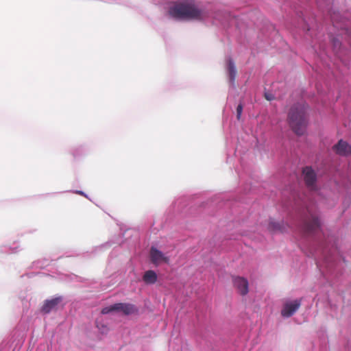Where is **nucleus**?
<instances>
[{
  "label": "nucleus",
  "instance_id": "nucleus-1",
  "mask_svg": "<svg viewBox=\"0 0 351 351\" xmlns=\"http://www.w3.org/2000/svg\"><path fill=\"white\" fill-rule=\"evenodd\" d=\"M169 13L176 19L202 20L207 16L206 12L199 8L193 1L174 5L170 8Z\"/></svg>",
  "mask_w": 351,
  "mask_h": 351
},
{
  "label": "nucleus",
  "instance_id": "nucleus-2",
  "mask_svg": "<svg viewBox=\"0 0 351 351\" xmlns=\"http://www.w3.org/2000/svg\"><path fill=\"white\" fill-rule=\"evenodd\" d=\"M288 123L295 134L302 136L304 134L307 121L304 106L297 104L291 107L288 114Z\"/></svg>",
  "mask_w": 351,
  "mask_h": 351
},
{
  "label": "nucleus",
  "instance_id": "nucleus-3",
  "mask_svg": "<svg viewBox=\"0 0 351 351\" xmlns=\"http://www.w3.org/2000/svg\"><path fill=\"white\" fill-rule=\"evenodd\" d=\"M101 315L121 314L125 316L139 315V308L130 302H115L104 307L101 310Z\"/></svg>",
  "mask_w": 351,
  "mask_h": 351
},
{
  "label": "nucleus",
  "instance_id": "nucleus-4",
  "mask_svg": "<svg viewBox=\"0 0 351 351\" xmlns=\"http://www.w3.org/2000/svg\"><path fill=\"white\" fill-rule=\"evenodd\" d=\"M66 304V300L64 296L56 294L43 302L40 308V312L43 315H48L52 312H57L63 308Z\"/></svg>",
  "mask_w": 351,
  "mask_h": 351
},
{
  "label": "nucleus",
  "instance_id": "nucleus-5",
  "mask_svg": "<svg viewBox=\"0 0 351 351\" xmlns=\"http://www.w3.org/2000/svg\"><path fill=\"white\" fill-rule=\"evenodd\" d=\"M308 215L303 221V230L306 234H310L316 232L320 228V221L316 213L307 209Z\"/></svg>",
  "mask_w": 351,
  "mask_h": 351
},
{
  "label": "nucleus",
  "instance_id": "nucleus-6",
  "mask_svg": "<svg viewBox=\"0 0 351 351\" xmlns=\"http://www.w3.org/2000/svg\"><path fill=\"white\" fill-rule=\"evenodd\" d=\"M90 147L87 144H81L72 147L69 153L75 160H80L89 154Z\"/></svg>",
  "mask_w": 351,
  "mask_h": 351
},
{
  "label": "nucleus",
  "instance_id": "nucleus-7",
  "mask_svg": "<svg viewBox=\"0 0 351 351\" xmlns=\"http://www.w3.org/2000/svg\"><path fill=\"white\" fill-rule=\"evenodd\" d=\"M302 173L307 187L311 190L315 189L317 176L314 170L311 167H306L303 168Z\"/></svg>",
  "mask_w": 351,
  "mask_h": 351
},
{
  "label": "nucleus",
  "instance_id": "nucleus-8",
  "mask_svg": "<svg viewBox=\"0 0 351 351\" xmlns=\"http://www.w3.org/2000/svg\"><path fill=\"white\" fill-rule=\"evenodd\" d=\"M232 283L240 295L244 296L248 293L249 283L246 278L241 276H234L232 278Z\"/></svg>",
  "mask_w": 351,
  "mask_h": 351
},
{
  "label": "nucleus",
  "instance_id": "nucleus-9",
  "mask_svg": "<svg viewBox=\"0 0 351 351\" xmlns=\"http://www.w3.org/2000/svg\"><path fill=\"white\" fill-rule=\"evenodd\" d=\"M301 305V300H295L292 302H286L281 311L282 316L289 317L292 316Z\"/></svg>",
  "mask_w": 351,
  "mask_h": 351
},
{
  "label": "nucleus",
  "instance_id": "nucleus-10",
  "mask_svg": "<svg viewBox=\"0 0 351 351\" xmlns=\"http://www.w3.org/2000/svg\"><path fill=\"white\" fill-rule=\"evenodd\" d=\"M332 150L339 156H347L351 154V145L345 141L339 140L332 147Z\"/></svg>",
  "mask_w": 351,
  "mask_h": 351
},
{
  "label": "nucleus",
  "instance_id": "nucleus-11",
  "mask_svg": "<svg viewBox=\"0 0 351 351\" xmlns=\"http://www.w3.org/2000/svg\"><path fill=\"white\" fill-rule=\"evenodd\" d=\"M22 250L19 242L14 241L12 245L3 244L0 245L1 254H17Z\"/></svg>",
  "mask_w": 351,
  "mask_h": 351
},
{
  "label": "nucleus",
  "instance_id": "nucleus-12",
  "mask_svg": "<svg viewBox=\"0 0 351 351\" xmlns=\"http://www.w3.org/2000/svg\"><path fill=\"white\" fill-rule=\"evenodd\" d=\"M114 243V241L110 240V241H108L105 242L104 243H102L99 245L95 246L92 249V250L90 252V254H93L94 256L98 255V254L104 252L106 250L109 249Z\"/></svg>",
  "mask_w": 351,
  "mask_h": 351
},
{
  "label": "nucleus",
  "instance_id": "nucleus-13",
  "mask_svg": "<svg viewBox=\"0 0 351 351\" xmlns=\"http://www.w3.org/2000/svg\"><path fill=\"white\" fill-rule=\"evenodd\" d=\"M169 258L168 256H165L161 252L155 249V266L162 263L169 264Z\"/></svg>",
  "mask_w": 351,
  "mask_h": 351
},
{
  "label": "nucleus",
  "instance_id": "nucleus-14",
  "mask_svg": "<svg viewBox=\"0 0 351 351\" xmlns=\"http://www.w3.org/2000/svg\"><path fill=\"white\" fill-rule=\"evenodd\" d=\"M142 280L146 285L154 284V269H149L145 271L142 277Z\"/></svg>",
  "mask_w": 351,
  "mask_h": 351
},
{
  "label": "nucleus",
  "instance_id": "nucleus-15",
  "mask_svg": "<svg viewBox=\"0 0 351 351\" xmlns=\"http://www.w3.org/2000/svg\"><path fill=\"white\" fill-rule=\"evenodd\" d=\"M49 261L47 258L37 260L32 263L30 268L43 269L48 266Z\"/></svg>",
  "mask_w": 351,
  "mask_h": 351
},
{
  "label": "nucleus",
  "instance_id": "nucleus-16",
  "mask_svg": "<svg viewBox=\"0 0 351 351\" xmlns=\"http://www.w3.org/2000/svg\"><path fill=\"white\" fill-rule=\"evenodd\" d=\"M228 73L230 80L232 82H234L236 75H237V70L234 66V63L232 60H230L228 63Z\"/></svg>",
  "mask_w": 351,
  "mask_h": 351
},
{
  "label": "nucleus",
  "instance_id": "nucleus-17",
  "mask_svg": "<svg viewBox=\"0 0 351 351\" xmlns=\"http://www.w3.org/2000/svg\"><path fill=\"white\" fill-rule=\"evenodd\" d=\"M96 327L97 328L99 332L102 335L107 334L109 331L108 326L100 322L98 319L95 321Z\"/></svg>",
  "mask_w": 351,
  "mask_h": 351
},
{
  "label": "nucleus",
  "instance_id": "nucleus-18",
  "mask_svg": "<svg viewBox=\"0 0 351 351\" xmlns=\"http://www.w3.org/2000/svg\"><path fill=\"white\" fill-rule=\"evenodd\" d=\"M117 256V250L116 249H113V250L110 253L108 258V265L110 266L112 264L114 258Z\"/></svg>",
  "mask_w": 351,
  "mask_h": 351
},
{
  "label": "nucleus",
  "instance_id": "nucleus-19",
  "mask_svg": "<svg viewBox=\"0 0 351 351\" xmlns=\"http://www.w3.org/2000/svg\"><path fill=\"white\" fill-rule=\"evenodd\" d=\"M148 258L149 263L154 264V243H152L149 245V252Z\"/></svg>",
  "mask_w": 351,
  "mask_h": 351
},
{
  "label": "nucleus",
  "instance_id": "nucleus-20",
  "mask_svg": "<svg viewBox=\"0 0 351 351\" xmlns=\"http://www.w3.org/2000/svg\"><path fill=\"white\" fill-rule=\"evenodd\" d=\"M39 274H40L39 272H34V271L26 272L25 274L21 275V278H23L24 276H27V278H33V277L36 276V275H38Z\"/></svg>",
  "mask_w": 351,
  "mask_h": 351
},
{
  "label": "nucleus",
  "instance_id": "nucleus-21",
  "mask_svg": "<svg viewBox=\"0 0 351 351\" xmlns=\"http://www.w3.org/2000/svg\"><path fill=\"white\" fill-rule=\"evenodd\" d=\"M69 192L82 195L88 199L89 198L88 195L84 191H83L82 190H73V191H69Z\"/></svg>",
  "mask_w": 351,
  "mask_h": 351
},
{
  "label": "nucleus",
  "instance_id": "nucleus-22",
  "mask_svg": "<svg viewBox=\"0 0 351 351\" xmlns=\"http://www.w3.org/2000/svg\"><path fill=\"white\" fill-rule=\"evenodd\" d=\"M242 111H243V106H242V104H239L237 108V118L239 120L241 118Z\"/></svg>",
  "mask_w": 351,
  "mask_h": 351
},
{
  "label": "nucleus",
  "instance_id": "nucleus-23",
  "mask_svg": "<svg viewBox=\"0 0 351 351\" xmlns=\"http://www.w3.org/2000/svg\"><path fill=\"white\" fill-rule=\"evenodd\" d=\"M5 346H8V347H10L11 346V344H10V342L9 341H3L1 342V343L0 344V351H1L3 349H4V348Z\"/></svg>",
  "mask_w": 351,
  "mask_h": 351
},
{
  "label": "nucleus",
  "instance_id": "nucleus-24",
  "mask_svg": "<svg viewBox=\"0 0 351 351\" xmlns=\"http://www.w3.org/2000/svg\"><path fill=\"white\" fill-rule=\"evenodd\" d=\"M64 256L66 257H73V256H78V254H74L73 253L66 252L64 254Z\"/></svg>",
  "mask_w": 351,
  "mask_h": 351
},
{
  "label": "nucleus",
  "instance_id": "nucleus-25",
  "mask_svg": "<svg viewBox=\"0 0 351 351\" xmlns=\"http://www.w3.org/2000/svg\"><path fill=\"white\" fill-rule=\"evenodd\" d=\"M265 96L266 99H267V100H268V101H271V100H272V99H273V97H272V95H270V94H267V93H266V94L265 95Z\"/></svg>",
  "mask_w": 351,
  "mask_h": 351
},
{
  "label": "nucleus",
  "instance_id": "nucleus-26",
  "mask_svg": "<svg viewBox=\"0 0 351 351\" xmlns=\"http://www.w3.org/2000/svg\"><path fill=\"white\" fill-rule=\"evenodd\" d=\"M126 245V241H123L122 243H121V245L123 247L124 245Z\"/></svg>",
  "mask_w": 351,
  "mask_h": 351
},
{
  "label": "nucleus",
  "instance_id": "nucleus-27",
  "mask_svg": "<svg viewBox=\"0 0 351 351\" xmlns=\"http://www.w3.org/2000/svg\"><path fill=\"white\" fill-rule=\"evenodd\" d=\"M57 193H48L47 195H55Z\"/></svg>",
  "mask_w": 351,
  "mask_h": 351
},
{
  "label": "nucleus",
  "instance_id": "nucleus-28",
  "mask_svg": "<svg viewBox=\"0 0 351 351\" xmlns=\"http://www.w3.org/2000/svg\"><path fill=\"white\" fill-rule=\"evenodd\" d=\"M134 247H135V244L134 243V244H132L131 247L134 248Z\"/></svg>",
  "mask_w": 351,
  "mask_h": 351
},
{
  "label": "nucleus",
  "instance_id": "nucleus-29",
  "mask_svg": "<svg viewBox=\"0 0 351 351\" xmlns=\"http://www.w3.org/2000/svg\"><path fill=\"white\" fill-rule=\"evenodd\" d=\"M156 274H155V277H154V279H155V281L156 280Z\"/></svg>",
  "mask_w": 351,
  "mask_h": 351
}]
</instances>
